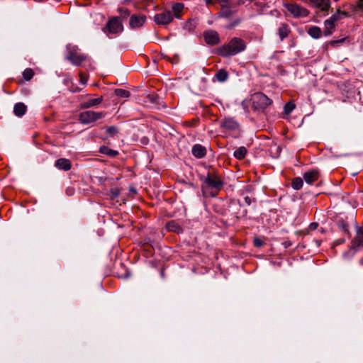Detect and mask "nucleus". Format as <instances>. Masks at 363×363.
<instances>
[{"label": "nucleus", "mask_w": 363, "mask_h": 363, "mask_svg": "<svg viewBox=\"0 0 363 363\" xmlns=\"http://www.w3.org/2000/svg\"><path fill=\"white\" fill-rule=\"evenodd\" d=\"M335 26V17H330L329 19H327L324 22V35L325 36H328L333 33V30Z\"/></svg>", "instance_id": "obj_14"}, {"label": "nucleus", "mask_w": 363, "mask_h": 363, "mask_svg": "<svg viewBox=\"0 0 363 363\" xmlns=\"http://www.w3.org/2000/svg\"><path fill=\"white\" fill-rule=\"evenodd\" d=\"M204 38L207 44L216 45L219 43V35L213 30L207 31L204 33Z\"/></svg>", "instance_id": "obj_11"}, {"label": "nucleus", "mask_w": 363, "mask_h": 363, "mask_svg": "<svg viewBox=\"0 0 363 363\" xmlns=\"http://www.w3.org/2000/svg\"><path fill=\"white\" fill-rule=\"evenodd\" d=\"M166 228L168 231L174 232L177 233H182V228L180 225L175 220H171L166 224Z\"/></svg>", "instance_id": "obj_19"}, {"label": "nucleus", "mask_w": 363, "mask_h": 363, "mask_svg": "<svg viewBox=\"0 0 363 363\" xmlns=\"http://www.w3.org/2000/svg\"><path fill=\"white\" fill-rule=\"evenodd\" d=\"M290 33V28L287 24L283 23L278 30V34L281 40L286 38Z\"/></svg>", "instance_id": "obj_21"}, {"label": "nucleus", "mask_w": 363, "mask_h": 363, "mask_svg": "<svg viewBox=\"0 0 363 363\" xmlns=\"http://www.w3.org/2000/svg\"><path fill=\"white\" fill-rule=\"evenodd\" d=\"M100 152L103 154H105V155H109V156H111V157H115L118 155V152L116 151V150H111L110 148H108V147H106V146H103L100 148Z\"/></svg>", "instance_id": "obj_27"}, {"label": "nucleus", "mask_w": 363, "mask_h": 363, "mask_svg": "<svg viewBox=\"0 0 363 363\" xmlns=\"http://www.w3.org/2000/svg\"><path fill=\"white\" fill-rule=\"evenodd\" d=\"M253 243L254 245L257 247H262L264 245V242L260 238H258L254 239Z\"/></svg>", "instance_id": "obj_35"}, {"label": "nucleus", "mask_w": 363, "mask_h": 363, "mask_svg": "<svg viewBox=\"0 0 363 363\" xmlns=\"http://www.w3.org/2000/svg\"><path fill=\"white\" fill-rule=\"evenodd\" d=\"M246 154L247 149L245 147H240L234 152L233 155L235 158L242 160L245 157Z\"/></svg>", "instance_id": "obj_25"}, {"label": "nucleus", "mask_w": 363, "mask_h": 363, "mask_svg": "<svg viewBox=\"0 0 363 363\" xmlns=\"http://www.w3.org/2000/svg\"><path fill=\"white\" fill-rule=\"evenodd\" d=\"M200 179L203 182V189H211L213 191L211 196H214L223 186V182L216 172H208L206 177L201 176Z\"/></svg>", "instance_id": "obj_2"}, {"label": "nucleus", "mask_w": 363, "mask_h": 363, "mask_svg": "<svg viewBox=\"0 0 363 363\" xmlns=\"http://www.w3.org/2000/svg\"><path fill=\"white\" fill-rule=\"evenodd\" d=\"M303 183V179L301 177H296L293 179L291 185L294 189L298 190L302 187Z\"/></svg>", "instance_id": "obj_28"}, {"label": "nucleus", "mask_w": 363, "mask_h": 363, "mask_svg": "<svg viewBox=\"0 0 363 363\" xmlns=\"http://www.w3.org/2000/svg\"><path fill=\"white\" fill-rule=\"evenodd\" d=\"M207 6L214 5L216 0H203Z\"/></svg>", "instance_id": "obj_39"}, {"label": "nucleus", "mask_w": 363, "mask_h": 363, "mask_svg": "<svg viewBox=\"0 0 363 363\" xmlns=\"http://www.w3.org/2000/svg\"><path fill=\"white\" fill-rule=\"evenodd\" d=\"M242 106L243 108L245 109V112L248 113L249 110H248L247 106L245 104V101L242 102Z\"/></svg>", "instance_id": "obj_41"}, {"label": "nucleus", "mask_w": 363, "mask_h": 363, "mask_svg": "<svg viewBox=\"0 0 363 363\" xmlns=\"http://www.w3.org/2000/svg\"><path fill=\"white\" fill-rule=\"evenodd\" d=\"M27 107L23 103H17L13 108V112L17 116H22L25 114Z\"/></svg>", "instance_id": "obj_20"}, {"label": "nucleus", "mask_w": 363, "mask_h": 363, "mask_svg": "<svg viewBox=\"0 0 363 363\" xmlns=\"http://www.w3.org/2000/svg\"><path fill=\"white\" fill-rule=\"evenodd\" d=\"M245 203L247 205V206H250L251 203H252V199L249 196H245Z\"/></svg>", "instance_id": "obj_40"}, {"label": "nucleus", "mask_w": 363, "mask_h": 363, "mask_svg": "<svg viewBox=\"0 0 363 363\" xmlns=\"http://www.w3.org/2000/svg\"><path fill=\"white\" fill-rule=\"evenodd\" d=\"M250 101L255 111H263L272 104V100L261 92L252 95Z\"/></svg>", "instance_id": "obj_3"}, {"label": "nucleus", "mask_w": 363, "mask_h": 363, "mask_svg": "<svg viewBox=\"0 0 363 363\" xmlns=\"http://www.w3.org/2000/svg\"><path fill=\"white\" fill-rule=\"evenodd\" d=\"M103 112H96L93 111H86L81 112L79 115V121L82 124H89L104 117Z\"/></svg>", "instance_id": "obj_5"}, {"label": "nucleus", "mask_w": 363, "mask_h": 363, "mask_svg": "<svg viewBox=\"0 0 363 363\" xmlns=\"http://www.w3.org/2000/svg\"><path fill=\"white\" fill-rule=\"evenodd\" d=\"M284 6L294 18H303L309 14V11L306 8L296 4L284 3Z\"/></svg>", "instance_id": "obj_6"}, {"label": "nucleus", "mask_w": 363, "mask_h": 363, "mask_svg": "<svg viewBox=\"0 0 363 363\" xmlns=\"http://www.w3.org/2000/svg\"><path fill=\"white\" fill-rule=\"evenodd\" d=\"M220 125L228 130H235L239 127L238 123L233 118L230 117L224 118L220 121Z\"/></svg>", "instance_id": "obj_10"}, {"label": "nucleus", "mask_w": 363, "mask_h": 363, "mask_svg": "<svg viewBox=\"0 0 363 363\" xmlns=\"http://www.w3.org/2000/svg\"><path fill=\"white\" fill-rule=\"evenodd\" d=\"M103 101V97L102 96H100L99 98H96V99H89L86 101H84L83 103H82L80 104V108H91V107H94L96 105H99L100 104L101 102Z\"/></svg>", "instance_id": "obj_16"}, {"label": "nucleus", "mask_w": 363, "mask_h": 363, "mask_svg": "<svg viewBox=\"0 0 363 363\" xmlns=\"http://www.w3.org/2000/svg\"><path fill=\"white\" fill-rule=\"evenodd\" d=\"M67 59L74 66H80L84 62L89 60L86 55L79 53L77 46L68 47Z\"/></svg>", "instance_id": "obj_4"}, {"label": "nucleus", "mask_w": 363, "mask_h": 363, "mask_svg": "<svg viewBox=\"0 0 363 363\" xmlns=\"http://www.w3.org/2000/svg\"><path fill=\"white\" fill-rule=\"evenodd\" d=\"M319 177V173L317 170H310L303 174V179L308 184H312L317 181Z\"/></svg>", "instance_id": "obj_12"}, {"label": "nucleus", "mask_w": 363, "mask_h": 363, "mask_svg": "<svg viewBox=\"0 0 363 363\" xmlns=\"http://www.w3.org/2000/svg\"><path fill=\"white\" fill-rule=\"evenodd\" d=\"M348 14L347 12L345 11H342L340 10H337V11L334 13L331 17H335V22L339 21L340 19L342 18V16H347Z\"/></svg>", "instance_id": "obj_31"}, {"label": "nucleus", "mask_w": 363, "mask_h": 363, "mask_svg": "<svg viewBox=\"0 0 363 363\" xmlns=\"http://www.w3.org/2000/svg\"><path fill=\"white\" fill-rule=\"evenodd\" d=\"M184 9V5L182 4L177 3L172 5V10L174 13V16L176 18H179V13Z\"/></svg>", "instance_id": "obj_26"}, {"label": "nucleus", "mask_w": 363, "mask_h": 363, "mask_svg": "<svg viewBox=\"0 0 363 363\" xmlns=\"http://www.w3.org/2000/svg\"><path fill=\"white\" fill-rule=\"evenodd\" d=\"M315 6L320 9L321 11H327L330 6V0H315Z\"/></svg>", "instance_id": "obj_22"}, {"label": "nucleus", "mask_w": 363, "mask_h": 363, "mask_svg": "<svg viewBox=\"0 0 363 363\" xmlns=\"http://www.w3.org/2000/svg\"><path fill=\"white\" fill-rule=\"evenodd\" d=\"M232 14V11L230 10H227L225 11H223L220 13V16L223 18H229Z\"/></svg>", "instance_id": "obj_36"}, {"label": "nucleus", "mask_w": 363, "mask_h": 363, "mask_svg": "<svg viewBox=\"0 0 363 363\" xmlns=\"http://www.w3.org/2000/svg\"><path fill=\"white\" fill-rule=\"evenodd\" d=\"M67 194H68L71 195V194H72L73 191H72V190L67 189Z\"/></svg>", "instance_id": "obj_43"}, {"label": "nucleus", "mask_w": 363, "mask_h": 363, "mask_svg": "<svg viewBox=\"0 0 363 363\" xmlns=\"http://www.w3.org/2000/svg\"><path fill=\"white\" fill-rule=\"evenodd\" d=\"M294 108L295 104L291 102H289L284 106V113L288 115L291 113Z\"/></svg>", "instance_id": "obj_32"}, {"label": "nucleus", "mask_w": 363, "mask_h": 363, "mask_svg": "<svg viewBox=\"0 0 363 363\" xmlns=\"http://www.w3.org/2000/svg\"><path fill=\"white\" fill-rule=\"evenodd\" d=\"M352 11H357L358 10L363 11V0H357L355 5H352Z\"/></svg>", "instance_id": "obj_33"}, {"label": "nucleus", "mask_w": 363, "mask_h": 363, "mask_svg": "<svg viewBox=\"0 0 363 363\" xmlns=\"http://www.w3.org/2000/svg\"><path fill=\"white\" fill-rule=\"evenodd\" d=\"M34 76V71L31 68H26L23 72V77L26 81L30 80Z\"/></svg>", "instance_id": "obj_29"}, {"label": "nucleus", "mask_w": 363, "mask_h": 363, "mask_svg": "<svg viewBox=\"0 0 363 363\" xmlns=\"http://www.w3.org/2000/svg\"><path fill=\"white\" fill-rule=\"evenodd\" d=\"M246 48L245 43L240 38H233L230 42L219 49V53L223 57L235 55Z\"/></svg>", "instance_id": "obj_1"}, {"label": "nucleus", "mask_w": 363, "mask_h": 363, "mask_svg": "<svg viewBox=\"0 0 363 363\" xmlns=\"http://www.w3.org/2000/svg\"><path fill=\"white\" fill-rule=\"evenodd\" d=\"M343 40H344L343 39H342L340 40H334V41H332L331 43L333 45H335V44H338V43H342Z\"/></svg>", "instance_id": "obj_42"}, {"label": "nucleus", "mask_w": 363, "mask_h": 363, "mask_svg": "<svg viewBox=\"0 0 363 363\" xmlns=\"http://www.w3.org/2000/svg\"><path fill=\"white\" fill-rule=\"evenodd\" d=\"M119 13L123 16L124 17L128 16L129 15V12L127 9H118Z\"/></svg>", "instance_id": "obj_38"}, {"label": "nucleus", "mask_w": 363, "mask_h": 363, "mask_svg": "<svg viewBox=\"0 0 363 363\" xmlns=\"http://www.w3.org/2000/svg\"><path fill=\"white\" fill-rule=\"evenodd\" d=\"M106 131L109 135L113 136L117 134L118 129L115 126H108L106 128Z\"/></svg>", "instance_id": "obj_34"}, {"label": "nucleus", "mask_w": 363, "mask_h": 363, "mask_svg": "<svg viewBox=\"0 0 363 363\" xmlns=\"http://www.w3.org/2000/svg\"><path fill=\"white\" fill-rule=\"evenodd\" d=\"M115 94L116 96L121 98H128L130 96V92L123 89H116L115 90Z\"/></svg>", "instance_id": "obj_30"}, {"label": "nucleus", "mask_w": 363, "mask_h": 363, "mask_svg": "<svg viewBox=\"0 0 363 363\" xmlns=\"http://www.w3.org/2000/svg\"><path fill=\"white\" fill-rule=\"evenodd\" d=\"M353 245L355 247L363 245V226L357 229V235L353 240Z\"/></svg>", "instance_id": "obj_18"}, {"label": "nucleus", "mask_w": 363, "mask_h": 363, "mask_svg": "<svg viewBox=\"0 0 363 363\" xmlns=\"http://www.w3.org/2000/svg\"><path fill=\"white\" fill-rule=\"evenodd\" d=\"M191 152L193 155L197 158L203 157L206 154V149L200 144L194 145L192 147Z\"/></svg>", "instance_id": "obj_15"}, {"label": "nucleus", "mask_w": 363, "mask_h": 363, "mask_svg": "<svg viewBox=\"0 0 363 363\" xmlns=\"http://www.w3.org/2000/svg\"><path fill=\"white\" fill-rule=\"evenodd\" d=\"M55 167L60 169L68 171L71 168V162L68 159L60 158L56 160Z\"/></svg>", "instance_id": "obj_17"}, {"label": "nucleus", "mask_w": 363, "mask_h": 363, "mask_svg": "<svg viewBox=\"0 0 363 363\" xmlns=\"http://www.w3.org/2000/svg\"><path fill=\"white\" fill-rule=\"evenodd\" d=\"M79 77H80V82L82 84H86L87 82V77L86 76H84L82 73L79 74Z\"/></svg>", "instance_id": "obj_37"}, {"label": "nucleus", "mask_w": 363, "mask_h": 363, "mask_svg": "<svg viewBox=\"0 0 363 363\" xmlns=\"http://www.w3.org/2000/svg\"><path fill=\"white\" fill-rule=\"evenodd\" d=\"M229 211H232L236 217L245 216L247 214V210L241 209V205L238 200L233 199L229 203Z\"/></svg>", "instance_id": "obj_8"}, {"label": "nucleus", "mask_w": 363, "mask_h": 363, "mask_svg": "<svg viewBox=\"0 0 363 363\" xmlns=\"http://www.w3.org/2000/svg\"><path fill=\"white\" fill-rule=\"evenodd\" d=\"M215 77L218 82H223L228 78V73L225 69H220L216 72Z\"/></svg>", "instance_id": "obj_24"}, {"label": "nucleus", "mask_w": 363, "mask_h": 363, "mask_svg": "<svg viewBox=\"0 0 363 363\" xmlns=\"http://www.w3.org/2000/svg\"><path fill=\"white\" fill-rule=\"evenodd\" d=\"M173 20V16L169 11H165L155 16V21L160 25H166Z\"/></svg>", "instance_id": "obj_9"}, {"label": "nucleus", "mask_w": 363, "mask_h": 363, "mask_svg": "<svg viewBox=\"0 0 363 363\" xmlns=\"http://www.w3.org/2000/svg\"><path fill=\"white\" fill-rule=\"evenodd\" d=\"M114 194L116 196H118V193H116V192H114Z\"/></svg>", "instance_id": "obj_44"}, {"label": "nucleus", "mask_w": 363, "mask_h": 363, "mask_svg": "<svg viewBox=\"0 0 363 363\" xmlns=\"http://www.w3.org/2000/svg\"><path fill=\"white\" fill-rule=\"evenodd\" d=\"M114 194L116 196H118V193H116V192H114Z\"/></svg>", "instance_id": "obj_45"}, {"label": "nucleus", "mask_w": 363, "mask_h": 363, "mask_svg": "<svg viewBox=\"0 0 363 363\" xmlns=\"http://www.w3.org/2000/svg\"><path fill=\"white\" fill-rule=\"evenodd\" d=\"M321 29L318 26H311L308 28V33L313 38H319L321 36Z\"/></svg>", "instance_id": "obj_23"}, {"label": "nucleus", "mask_w": 363, "mask_h": 363, "mask_svg": "<svg viewBox=\"0 0 363 363\" xmlns=\"http://www.w3.org/2000/svg\"><path fill=\"white\" fill-rule=\"evenodd\" d=\"M145 16L133 15L130 18V26L131 28H139L142 26L145 21Z\"/></svg>", "instance_id": "obj_13"}, {"label": "nucleus", "mask_w": 363, "mask_h": 363, "mask_svg": "<svg viewBox=\"0 0 363 363\" xmlns=\"http://www.w3.org/2000/svg\"><path fill=\"white\" fill-rule=\"evenodd\" d=\"M123 25L118 17L112 18L108 23L106 26L104 28V32L107 30L111 33H118L123 30Z\"/></svg>", "instance_id": "obj_7"}]
</instances>
